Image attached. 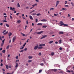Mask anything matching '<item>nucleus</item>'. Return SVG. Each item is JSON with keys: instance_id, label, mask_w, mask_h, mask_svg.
Wrapping results in <instances>:
<instances>
[{"instance_id": "nucleus-38", "label": "nucleus", "mask_w": 74, "mask_h": 74, "mask_svg": "<svg viewBox=\"0 0 74 74\" xmlns=\"http://www.w3.org/2000/svg\"><path fill=\"white\" fill-rule=\"evenodd\" d=\"M4 44L3 43H2V44H1V47H3V45H4Z\"/></svg>"}, {"instance_id": "nucleus-2", "label": "nucleus", "mask_w": 74, "mask_h": 74, "mask_svg": "<svg viewBox=\"0 0 74 74\" xmlns=\"http://www.w3.org/2000/svg\"><path fill=\"white\" fill-rule=\"evenodd\" d=\"M60 1H57L56 2V6H55L56 7H57V6H58V5L59 4V3H60Z\"/></svg>"}, {"instance_id": "nucleus-12", "label": "nucleus", "mask_w": 74, "mask_h": 74, "mask_svg": "<svg viewBox=\"0 0 74 74\" xmlns=\"http://www.w3.org/2000/svg\"><path fill=\"white\" fill-rule=\"evenodd\" d=\"M17 7L18 8H19L21 6L20 5V4H19V3H18L17 4Z\"/></svg>"}, {"instance_id": "nucleus-8", "label": "nucleus", "mask_w": 74, "mask_h": 74, "mask_svg": "<svg viewBox=\"0 0 74 74\" xmlns=\"http://www.w3.org/2000/svg\"><path fill=\"white\" fill-rule=\"evenodd\" d=\"M12 34L11 32H10L8 33L9 37H10L12 35Z\"/></svg>"}, {"instance_id": "nucleus-28", "label": "nucleus", "mask_w": 74, "mask_h": 74, "mask_svg": "<svg viewBox=\"0 0 74 74\" xmlns=\"http://www.w3.org/2000/svg\"><path fill=\"white\" fill-rule=\"evenodd\" d=\"M36 15L37 16H39V15H41V14L40 13H38L36 14Z\"/></svg>"}, {"instance_id": "nucleus-7", "label": "nucleus", "mask_w": 74, "mask_h": 74, "mask_svg": "<svg viewBox=\"0 0 74 74\" xmlns=\"http://www.w3.org/2000/svg\"><path fill=\"white\" fill-rule=\"evenodd\" d=\"M37 25H38V26H42V23H39L37 24Z\"/></svg>"}, {"instance_id": "nucleus-30", "label": "nucleus", "mask_w": 74, "mask_h": 74, "mask_svg": "<svg viewBox=\"0 0 74 74\" xmlns=\"http://www.w3.org/2000/svg\"><path fill=\"white\" fill-rule=\"evenodd\" d=\"M32 60H29L28 61V63H30V62H32Z\"/></svg>"}, {"instance_id": "nucleus-48", "label": "nucleus", "mask_w": 74, "mask_h": 74, "mask_svg": "<svg viewBox=\"0 0 74 74\" xmlns=\"http://www.w3.org/2000/svg\"><path fill=\"white\" fill-rule=\"evenodd\" d=\"M45 45V44H42V46L44 47Z\"/></svg>"}, {"instance_id": "nucleus-35", "label": "nucleus", "mask_w": 74, "mask_h": 74, "mask_svg": "<svg viewBox=\"0 0 74 74\" xmlns=\"http://www.w3.org/2000/svg\"><path fill=\"white\" fill-rule=\"evenodd\" d=\"M4 41H5V39L2 40V43L4 44Z\"/></svg>"}, {"instance_id": "nucleus-21", "label": "nucleus", "mask_w": 74, "mask_h": 74, "mask_svg": "<svg viewBox=\"0 0 74 74\" xmlns=\"http://www.w3.org/2000/svg\"><path fill=\"white\" fill-rule=\"evenodd\" d=\"M18 23H21V20H18L17 21Z\"/></svg>"}, {"instance_id": "nucleus-64", "label": "nucleus", "mask_w": 74, "mask_h": 74, "mask_svg": "<svg viewBox=\"0 0 74 74\" xmlns=\"http://www.w3.org/2000/svg\"><path fill=\"white\" fill-rule=\"evenodd\" d=\"M58 42L56 41L55 42V44H58Z\"/></svg>"}, {"instance_id": "nucleus-51", "label": "nucleus", "mask_w": 74, "mask_h": 74, "mask_svg": "<svg viewBox=\"0 0 74 74\" xmlns=\"http://www.w3.org/2000/svg\"><path fill=\"white\" fill-rule=\"evenodd\" d=\"M19 14H20L19 13H16V15H17V16L18 15H19Z\"/></svg>"}, {"instance_id": "nucleus-1", "label": "nucleus", "mask_w": 74, "mask_h": 74, "mask_svg": "<svg viewBox=\"0 0 74 74\" xmlns=\"http://www.w3.org/2000/svg\"><path fill=\"white\" fill-rule=\"evenodd\" d=\"M38 45H37L36 46H35L34 48V50H37V49H38Z\"/></svg>"}, {"instance_id": "nucleus-45", "label": "nucleus", "mask_w": 74, "mask_h": 74, "mask_svg": "<svg viewBox=\"0 0 74 74\" xmlns=\"http://www.w3.org/2000/svg\"><path fill=\"white\" fill-rule=\"evenodd\" d=\"M32 15H34V16L36 15V13H33V14H32Z\"/></svg>"}, {"instance_id": "nucleus-29", "label": "nucleus", "mask_w": 74, "mask_h": 74, "mask_svg": "<svg viewBox=\"0 0 74 74\" xmlns=\"http://www.w3.org/2000/svg\"><path fill=\"white\" fill-rule=\"evenodd\" d=\"M51 55L52 56H53V55H54V53L53 52H52L51 53Z\"/></svg>"}, {"instance_id": "nucleus-44", "label": "nucleus", "mask_w": 74, "mask_h": 74, "mask_svg": "<svg viewBox=\"0 0 74 74\" xmlns=\"http://www.w3.org/2000/svg\"><path fill=\"white\" fill-rule=\"evenodd\" d=\"M54 9V8H51L50 9V11H51V10H53Z\"/></svg>"}, {"instance_id": "nucleus-40", "label": "nucleus", "mask_w": 74, "mask_h": 74, "mask_svg": "<svg viewBox=\"0 0 74 74\" xmlns=\"http://www.w3.org/2000/svg\"><path fill=\"white\" fill-rule=\"evenodd\" d=\"M42 71V70H39V73H41Z\"/></svg>"}, {"instance_id": "nucleus-3", "label": "nucleus", "mask_w": 74, "mask_h": 74, "mask_svg": "<svg viewBox=\"0 0 74 74\" xmlns=\"http://www.w3.org/2000/svg\"><path fill=\"white\" fill-rule=\"evenodd\" d=\"M16 62H17V60H16V66H15V67L16 68V69H17V67H18V63H16Z\"/></svg>"}, {"instance_id": "nucleus-46", "label": "nucleus", "mask_w": 74, "mask_h": 74, "mask_svg": "<svg viewBox=\"0 0 74 74\" xmlns=\"http://www.w3.org/2000/svg\"><path fill=\"white\" fill-rule=\"evenodd\" d=\"M27 48H25V49H24V51H27Z\"/></svg>"}, {"instance_id": "nucleus-61", "label": "nucleus", "mask_w": 74, "mask_h": 74, "mask_svg": "<svg viewBox=\"0 0 74 74\" xmlns=\"http://www.w3.org/2000/svg\"><path fill=\"white\" fill-rule=\"evenodd\" d=\"M26 23L27 24H28V21L27 20L26 21Z\"/></svg>"}, {"instance_id": "nucleus-37", "label": "nucleus", "mask_w": 74, "mask_h": 74, "mask_svg": "<svg viewBox=\"0 0 74 74\" xmlns=\"http://www.w3.org/2000/svg\"><path fill=\"white\" fill-rule=\"evenodd\" d=\"M62 10H66V11L67 10V9H66L64 8H62Z\"/></svg>"}, {"instance_id": "nucleus-52", "label": "nucleus", "mask_w": 74, "mask_h": 74, "mask_svg": "<svg viewBox=\"0 0 74 74\" xmlns=\"http://www.w3.org/2000/svg\"><path fill=\"white\" fill-rule=\"evenodd\" d=\"M26 9H29V8L28 7H25Z\"/></svg>"}, {"instance_id": "nucleus-34", "label": "nucleus", "mask_w": 74, "mask_h": 74, "mask_svg": "<svg viewBox=\"0 0 74 74\" xmlns=\"http://www.w3.org/2000/svg\"><path fill=\"white\" fill-rule=\"evenodd\" d=\"M24 51V50H22L19 51L20 52H23Z\"/></svg>"}, {"instance_id": "nucleus-42", "label": "nucleus", "mask_w": 74, "mask_h": 74, "mask_svg": "<svg viewBox=\"0 0 74 74\" xmlns=\"http://www.w3.org/2000/svg\"><path fill=\"white\" fill-rule=\"evenodd\" d=\"M23 48H24V47H23V46L21 48H20V49H23Z\"/></svg>"}, {"instance_id": "nucleus-36", "label": "nucleus", "mask_w": 74, "mask_h": 74, "mask_svg": "<svg viewBox=\"0 0 74 74\" xmlns=\"http://www.w3.org/2000/svg\"><path fill=\"white\" fill-rule=\"evenodd\" d=\"M5 32H6V30H3V32H2V33H5Z\"/></svg>"}, {"instance_id": "nucleus-25", "label": "nucleus", "mask_w": 74, "mask_h": 74, "mask_svg": "<svg viewBox=\"0 0 74 74\" xmlns=\"http://www.w3.org/2000/svg\"><path fill=\"white\" fill-rule=\"evenodd\" d=\"M62 43V40L60 39L59 40V44H61Z\"/></svg>"}, {"instance_id": "nucleus-50", "label": "nucleus", "mask_w": 74, "mask_h": 74, "mask_svg": "<svg viewBox=\"0 0 74 74\" xmlns=\"http://www.w3.org/2000/svg\"><path fill=\"white\" fill-rule=\"evenodd\" d=\"M60 50H62V47H60L59 48Z\"/></svg>"}, {"instance_id": "nucleus-4", "label": "nucleus", "mask_w": 74, "mask_h": 74, "mask_svg": "<svg viewBox=\"0 0 74 74\" xmlns=\"http://www.w3.org/2000/svg\"><path fill=\"white\" fill-rule=\"evenodd\" d=\"M47 37V35H45L43 36V37H41L40 38V40H41V39H42L43 38H45V37Z\"/></svg>"}, {"instance_id": "nucleus-22", "label": "nucleus", "mask_w": 74, "mask_h": 74, "mask_svg": "<svg viewBox=\"0 0 74 74\" xmlns=\"http://www.w3.org/2000/svg\"><path fill=\"white\" fill-rule=\"evenodd\" d=\"M5 25L6 26H7V27H10V26H9V25H8V24H6Z\"/></svg>"}, {"instance_id": "nucleus-56", "label": "nucleus", "mask_w": 74, "mask_h": 74, "mask_svg": "<svg viewBox=\"0 0 74 74\" xmlns=\"http://www.w3.org/2000/svg\"><path fill=\"white\" fill-rule=\"evenodd\" d=\"M12 67V66L11 65H10L9 66V68H11Z\"/></svg>"}, {"instance_id": "nucleus-60", "label": "nucleus", "mask_w": 74, "mask_h": 74, "mask_svg": "<svg viewBox=\"0 0 74 74\" xmlns=\"http://www.w3.org/2000/svg\"><path fill=\"white\" fill-rule=\"evenodd\" d=\"M0 25L1 26H2L3 25V23H0Z\"/></svg>"}, {"instance_id": "nucleus-13", "label": "nucleus", "mask_w": 74, "mask_h": 74, "mask_svg": "<svg viewBox=\"0 0 74 74\" xmlns=\"http://www.w3.org/2000/svg\"><path fill=\"white\" fill-rule=\"evenodd\" d=\"M29 17L30 19H31V20H33V17H32V16L30 15L29 16Z\"/></svg>"}, {"instance_id": "nucleus-58", "label": "nucleus", "mask_w": 74, "mask_h": 74, "mask_svg": "<svg viewBox=\"0 0 74 74\" xmlns=\"http://www.w3.org/2000/svg\"><path fill=\"white\" fill-rule=\"evenodd\" d=\"M67 2L66 1H65V4H67Z\"/></svg>"}, {"instance_id": "nucleus-16", "label": "nucleus", "mask_w": 74, "mask_h": 74, "mask_svg": "<svg viewBox=\"0 0 74 74\" xmlns=\"http://www.w3.org/2000/svg\"><path fill=\"white\" fill-rule=\"evenodd\" d=\"M53 42V41H51L49 42V44H52Z\"/></svg>"}, {"instance_id": "nucleus-33", "label": "nucleus", "mask_w": 74, "mask_h": 74, "mask_svg": "<svg viewBox=\"0 0 74 74\" xmlns=\"http://www.w3.org/2000/svg\"><path fill=\"white\" fill-rule=\"evenodd\" d=\"M26 43L25 42V44L23 45V47H25V45H26Z\"/></svg>"}, {"instance_id": "nucleus-23", "label": "nucleus", "mask_w": 74, "mask_h": 74, "mask_svg": "<svg viewBox=\"0 0 74 74\" xmlns=\"http://www.w3.org/2000/svg\"><path fill=\"white\" fill-rule=\"evenodd\" d=\"M60 24H61L62 25H63L64 24V23H63V22L61 21L60 22Z\"/></svg>"}, {"instance_id": "nucleus-43", "label": "nucleus", "mask_w": 74, "mask_h": 74, "mask_svg": "<svg viewBox=\"0 0 74 74\" xmlns=\"http://www.w3.org/2000/svg\"><path fill=\"white\" fill-rule=\"evenodd\" d=\"M38 55H39V56H41V53H39L38 54Z\"/></svg>"}, {"instance_id": "nucleus-47", "label": "nucleus", "mask_w": 74, "mask_h": 74, "mask_svg": "<svg viewBox=\"0 0 74 74\" xmlns=\"http://www.w3.org/2000/svg\"><path fill=\"white\" fill-rule=\"evenodd\" d=\"M38 21V20L36 18V22H37Z\"/></svg>"}, {"instance_id": "nucleus-59", "label": "nucleus", "mask_w": 74, "mask_h": 74, "mask_svg": "<svg viewBox=\"0 0 74 74\" xmlns=\"http://www.w3.org/2000/svg\"><path fill=\"white\" fill-rule=\"evenodd\" d=\"M10 19H12V16L11 15L10 16Z\"/></svg>"}, {"instance_id": "nucleus-6", "label": "nucleus", "mask_w": 74, "mask_h": 74, "mask_svg": "<svg viewBox=\"0 0 74 74\" xmlns=\"http://www.w3.org/2000/svg\"><path fill=\"white\" fill-rule=\"evenodd\" d=\"M16 37L15 36L13 37L12 39L13 42H14L15 41V40H16Z\"/></svg>"}, {"instance_id": "nucleus-26", "label": "nucleus", "mask_w": 74, "mask_h": 74, "mask_svg": "<svg viewBox=\"0 0 74 74\" xmlns=\"http://www.w3.org/2000/svg\"><path fill=\"white\" fill-rule=\"evenodd\" d=\"M21 34L23 35V36L24 37V36H25V35L24 34L22 33V32H21Z\"/></svg>"}, {"instance_id": "nucleus-41", "label": "nucleus", "mask_w": 74, "mask_h": 74, "mask_svg": "<svg viewBox=\"0 0 74 74\" xmlns=\"http://www.w3.org/2000/svg\"><path fill=\"white\" fill-rule=\"evenodd\" d=\"M71 4L72 6H74V3H73L71 2Z\"/></svg>"}, {"instance_id": "nucleus-49", "label": "nucleus", "mask_w": 74, "mask_h": 74, "mask_svg": "<svg viewBox=\"0 0 74 74\" xmlns=\"http://www.w3.org/2000/svg\"><path fill=\"white\" fill-rule=\"evenodd\" d=\"M3 53H5V50H3L2 51Z\"/></svg>"}, {"instance_id": "nucleus-24", "label": "nucleus", "mask_w": 74, "mask_h": 74, "mask_svg": "<svg viewBox=\"0 0 74 74\" xmlns=\"http://www.w3.org/2000/svg\"><path fill=\"white\" fill-rule=\"evenodd\" d=\"M47 27V25H44L42 27L44 28H46Z\"/></svg>"}, {"instance_id": "nucleus-57", "label": "nucleus", "mask_w": 74, "mask_h": 74, "mask_svg": "<svg viewBox=\"0 0 74 74\" xmlns=\"http://www.w3.org/2000/svg\"><path fill=\"white\" fill-rule=\"evenodd\" d=\"M16 59H18V56H16Z\"/></svg>"}, {"instance_id": "nucleus-31", "label": "nucleus", "mask_w": 74, "mask_h": 74, "mask_svg": "<svg viewBox=\"0 0 74 74\" xmlns=\"http://www.w3.org/2000/svg\"><path fill=\"white\" fill-rule=\"evenodd\" d=\"M6 67L7 69H8V66L6 65Z\"/></svg>"}, {"instance_id": "nucleus-27", "label": "nucleus", "mask_w": 74, "mask_h": 74, "mask_svg": "<svg viewBox=\"0 0 74 74\" xmlns=\"http://www.w3.org/2000/svg\"><path fill=\"white\" fill-rule=\"evenodd\" d=\"M40 66H44V63H42L40 64Z\"/></svg>"}, {"instance_id": "nucleus-5", "label": "nucleus", "mask_w": 74, "mask_h": 74, "mask_svg": "<svg viewBox=\"0 0 74 74\" xmlns=\"http://www.w3.org/2000/svg\"><path fill=\"white\" fill-rule=\"evenodd\" d=\"M43 33V31H41L40 32H37V34H42V33Z\"/></svg>"}, {"instance_id": "nucleus-63", "label": "nucleus", "mask_w": 74, "mask_h": 74, "mask_svg": "<svg viewBox=\"0 0 74 74\" xmlns=\"http://www.w3.org/2000/svg\"><path fill=\"white\" fill-rule=\"evenodd\" d=\"M36 2H39V0H36Z\"/></svg>"}, {"instance_id": "nucleus-10", "label": "nucleus", "mask_w": 74, "mask_h": 74, "mask_svg": "<svg viewBox=\"0 0 74 74\" xmlns=\"http://www.w3.org/2000/svg\"><path fill=\"white\" fill-rule=\"evenodd\" d=\"M41 22H47V20L45 19H43V20H41Z\"/></svg>"}, {"instance_id": "nucleus-9", "label": "nucleus", "mask_w": 74, "mask_h": 74, "mask_svg": "<svg viewBox=\"0 0 74 74\" xmlns=\"http://www.w3.org/2000/svg\"><path fill=\"white\" fill-rule=\"evenodd\" d=\"M42 61L43 62H44V63L45 64H46V61H45V59H44V58H43L42 59Z\"/></svg>"}, {"instance_id": "nucleus-15", "label": "nucleus", "mask_w": 74, "mask_h": 74, "mask_svg": "<svg viewBox=\"0 0 74 74\" xmlns=\"http://www.w3.org/2000/svg\"><path fill=\"white\" fill-rule=\"evenodd\" d=\"M8 31H7L6 32H5L3 33V35H6V34H8Z\"/></svg>"}, {"instance_id": "nucleus-39", "label": "nucleus", "mask_w": 74, "mask_h": 74, "mask_svg": "<svg viewBox=\"0 0 74 74\" xmlns=\"http://www.w3.org/2000/svg\"><path fill=\"white\" fill-rule=\"evenodd\" d=\"M12 10L13 11H15V8H12Z\"/></svg>"}, {"instance_id": "nucleus-54", "label": "nucleus", "mask_w": 74, "mask_h": 74, "mask_svg": "<svg viewBox=\"0 0 74 74\" xmlns=\"http://www.w3.org/2000/svg\"><path fill=\"white\" fill-rule=\"evenodd\" d=\"M71 21H74V18H72Z\"/></svg>"}, {"instance_id": "nucleus-20", "label": "nucleus", "mask_w": 74, "mask_h": 74, "mask_svg": "<svg viewBox=\"0 0 74 74\" xmlns=\"http://www.w3.org/2000/svg\"><path fill=\"white\" fill-rule=\"evenodd\" d=\"M28 58L29 59H32V58H33V57L29 56L28 57Z\"/></svg>"}, {"instance_id": "nucleus-55", "label": "nucleus", "mask_w": 74, "mask_h": 74, "mask_svg": "<svg viewBox=\"0 0 74 74\" xmlns=\"http://www.w3.org/2000/svg\"><path fill=\"white\" fill-rule=\"evenodd\" d=\"M67 71L68 72V73H70V71L69 70H68Z\"/></svg>"}, {"instance_id": "nucleus-17", "label": "nucleus", "mask_w": 74, "mask_h": 74, "mask_svg": "<svg viewBox=\"0 0 74 74\" xmlns=\"http://www.w3.org/2000/svg\"><path fill=\"white\" fill-rule=\"evenodd\" d=\"M9 47H10V45H8V46L6 47V49H9Z\"/></svg>"}, {"instance_id": "nucleus-11", "label": "nucleus", "mask_w": 74, "mask_h": 74, "mask_svg": "<svg viewBox=\"0 0 74 74\" xmlns=\"http://www.w3.org/2000/svg\"><path fill=\"white\" fill-rule=\"evenodd\" d=\"M53 71H54V72H56V71H57V70H61V69H53Z\"/></svg>"}, {"instance_id": "nucleus-32", "label": "nucleus", "mask_w": 74, "mask_h": 74, "mask_svg": "<svg viewBox=\"0 0 74 74\" xmlns=\"http://www.w3.org/2000/svg\"><path fill=\"white\" fill-rule=\"evenodd\" d=\"M63 25L64 26H68V25L67 24H63Z\"/></svg>"}, {"instance_id": "nucleus-62", "label": "nucleus", "mask_w": 74, "mask_h": 74, "mask_svg": "<svg viewBox=\"0 0 74 74\" xmlns=\"http://www.w3.org/2000/svg\"><path fill=\"white\" fill-rule=\"evenodd\" d=\"M39 46H42V44H40L39 45Z\"/></svg>"}, {"instance_id": "nucleus-14", "label": "nucleus", "mask_w": 74, "mask_h": 74, "mask_svg": "<svg viewBox=\"0 0 74 74\" xmlns=\"http://www.w3.org/2000/svg\"><path fill=\"white\" fill-rule=\"evenodd\" d=\"M64 33V32H59V34H63Z\"/></svg>"}, {"instance_id": "nucleus-53", "label": "nucleus", "mask_w": 74, "mask_h": 74, "mask_svg": "<svg viewBox=\"0 0 74 74\" xmlns=\"http://www.w3.org/2000/svg\"><path fill=\"white\" fill-rule=\"evenodd\" d=\"M10 8L11 10H12V8L10 7Z\"/></svg>"}, {"instance_id": "nucleus-18", "label": "nucleus", "mask_w": 74, "mask_h": 74, "mask_svg": "<svg viewBox=\"0 0 74 74\" xmlns=\"http://www.w3.org/2000/svg\"><path fill=\"white\" fill-rule=\"evenodd\" d=\"M42 47H39L38 46V49H42Z\"/></svg>"}, {"instance_id": "nucleus-19", "label": "nucleus", "mask_w": 74, "mask_h": 74, "mask_svg": "<svg viewBox=\"0 0 74 74\" xmlns=\"http://www.w3.org/2000/svg\"><path fill=\"white\" fill-rule=\"evenodd\" d=\"M49 34H53V32L52 31L50 32L49 33Z\"/></svg>"}]
</instances>
